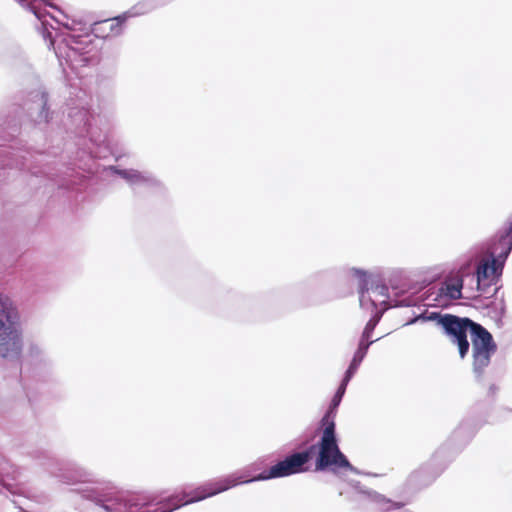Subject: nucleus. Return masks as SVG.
<instances>
[{
  "mask_svg": "<svg viewBox=\"0 0 512 512\" xmlns=\"http://www.w3.org/2000/svg\"><path fill=\"white\" fill-rule=\"evenodd\" d=\"M237 481L233 478H224L212 483L205 484L191 491L183 492L181 495H175L161 504L155 512H171L183 505L201 501L207 497L214 496L224 492L229 488L236 486ZM111 512H148L147 504H138L131 501L115 503L113 507L105 506Z\"/></svg>",
  "mask_w": 512,
  "mask_h": 512,
  "instance_id": "1",
  "label": "nucleus"
},
{
  "mask_svg": "<svg viewBox=\"0 0 512 512\" xmlns=\"http://www.w3.org/2000/svg\"><path fill=\"white\" fill-rule=\"evenodd\" d=\"M322 435L316 447L318 455L315 461V471L353 470L344 453L340 450L336 437V424L331 420L330 414L324 415L321 420Z\"/></svg>",
  "mask_w": 512,
  "mask_h": 512,
  "instance_id": "2",
  "label": "nucleus"
},
{
  "mask_svg": "<svg viewBox=\"0 0 512 512\" xmlns=\"http://www.w3.org/2000/svg\"><path fill=\"white\" fill-rule=\"evenodd\" d=\"M18 312L9 297L0 295V356L18 357L22 349Z\"/></svg>",
  "mask_w": 512,
  "mask_h": 512,
  "instance_id": "3",
  "label": "nucleus"
},
{
  "mask_svg": "<svg viewBox=\"0 0 512 512\" xmlns=\"http://www.w3.org/2000/svg\"><path fill=\"white\" fill-rule=\"evenodd\" d=\"M501 247L499 252L500 257L506 258L512 250V219L508 222V226L500 235L498 243L492 247L491 260H483L477 267L476 271V290L478 292H485L492 284H495L502 273L503 263L495 259V254L498 247ZM474 279V276L472 277Z\"/></svg>",
  "mask_w": 512,
  "mask_h": 512,
  "instance_id": "4",
  "label": "nucleus"
},
{
  "mask_svg": "<svg viewBox=\"0 0 512 512\" xmlns=\"http://www.w3.org/2000/svg\"><path fill=\"white\" fill-rule=\"evenodd\" d=\"M431 318L437 320V324L443 328L451 342L457 345L461 359H464L469 352L468 331L472 338L477 336L484 328L469 318H462L453 314H433Z\"/></svg>",
  "mask_w": 512,
  "mask_h": 512,
  "instance_id": "5",
  "label": "nucleus"
},
{
  "mask_svg": "<svg viewBox=\"0 0 512 512\" xmlns=\"http://www.w3.org/2000/svg\"><path fill=\"white\" fill-rule=\"evenodd\" d=\"M315 448L316 446L312 445L309 447V449L305 451L293 453L287 456L285 459L271 466L268 470L263 471L259 476L255 477L254 480L281 478L307 471L308 468L306 467V464L309 462L311 458V453ZM228 478L236 479V485H238L239 483L253 481V479L240 481L238 478L234 476H229Z\"/></svg>",
  "mask_w": 512,
  "mask_h": 512,
  "instance_id": "6",
  "label": "nucleus"
},
{
  "mask_svg": "<svg viewBox=\"0 0 512 512\" xmlns=\"http://www.w3.org/2000/svg\"><path fill=\"white\" fill-rule=\"evenodd\" d=\"M154 8V4L150 0H144L134 5L129 13L97 21L92 25L93 34L102 39L109 37H117L122 34L124 24L129 16H139L148 13Z\"/></svg>",
  "mask_w": 512,
  "mask_h": 512,
  "instance_id": "7",
  "label": "nucleus"
},
{
  "mask_svg": "<svg viewBox=\"0 0 512 512\" xmlns=\"http://www.w3.org/2000/svg\"><path fill=\"white\" fill-rule=\"evenodd\" d=\"M496 351L497 345L486 328H483L477 336L472 337V370L477 377L484 375Z\"/></svg>",
  "mask_w": 512,
  "mask_h": 512,
  "instance_id": "8",
  "label": "nucleus"
},
{
  "mask_svg": "<svg viewBox=\"0 0 512 512\" xmlns=\"http://www.w3.org/2000/svg\"><path fill=\"white\" fill-rule=\"evenodd\" d=\"M462 287L463 280L459 275L448 277L439 289V295L446 296L451 300L460 299L462 298Z\"/></svg>",
  "mask_w": 512,
  "mask_h": 512,
  "instance_id": "9",
  "label": "nucleus"
},
{
  "mask_svg": "<svg viewBox=\"0 0 512 512\" xmlns=\"http://www.w3.org/2000/svg\"><path fill=\"white\" fill-rule=\"evenodd\" d=\"M347 384H348L347 382L342 381L341 385L339 386L336 394L334 395V397L331 401V405H330L328 411L325 414V415L330 414L332 421H335L334 419H335V414H336V408L339 406V404L342 400V397L345 393Z\"/></svg>",
  "mask_w": 512,
  "mask_h": 512,
  "instance_id": "10",
  "label": "nucleus"
},
{
  "mask_svg": "<svg viewBox=\"0 0 512 512\" xmlns=\"http://www.w3.org/2000/svg\"><path fill=\"white\" fill-rule=\"evenodd\" d=\"M30 101L37 104L40 108V115L44 118L48 116V95L45 92H35L31 95Z\"/></svg>",
  "mask_w": 512,
  "mask_h": 512,
  "instance_id": "11",
  "label": "nucleus"
},
{
  "mask_svg": "<svg viewBox=\"0 0 512 512\" xmlns=\"http://www.w3.org/2000/svg\"><path fill=\"white\" fill-rule=\"evenodd\" d=\"M368 347H369V343H365L364 341H361L359 343L358 350L356 351V353L353 357V360H357L359 363H361V361L363 360V358L365 357V355L367 353Z\"/></svg>",
  "mask_w": 512,
  "mask_h": 512,
  "instance_id": "12",
  "label": "nucleus"
},
{
  "mask_svg": "<svg viewBox=\"0 0 512 512\" xmlns=\"http://www.w3.org/2000/svg\"><path fill=\"white\" fill-rule=\"evenodd\" d=\"M359 364L360 363L357 360H353L352 359V361H351V363L349 365V368L346 371L345 377L343 379L344 382L348 383L350 381V379L352 378V376L354 375V373L358 369Z\"/></svg>",
  "mask_w": 512,
  "mask_h": 512,
  "instance_id": "13",
  "label": "nucleus"
},
{
  "mask_svg": "<svg viewBox=\"0 0 512 512\" xmlns=\"http://www.w3.org/2000/svg\"><path fill=\"white\" fill-rule=\"evenodd\" d=\"M375 323H373L372 321H369L363 331V334H362V341H368L369 337H370V334L371 332L373 331L374 327H375Z\"/></svg>",
  "mask_w": 512,
  "mask_h": 512,
  "instance_id": "14",
  "label": "nucleus"
},
{
  "mask_svg": "<svg viewBox=\"0 0 512 512\" xmlns=\"http://www.w3.org/2000/svg\"><path fill=\"white\" fill-rule=\"evenodd\" d=\"M120 174L124 177V178H131V177H135V178H140V175L138 173H133V175H131L129 172L127 171H121Z\"/></svg>",
  "mask_w": 512,
  "mask_h": 512,
  "instance_id": "15",
  "label": "nucleus"
},
{
  "mask_svg": "<svg viewBox=\"0 0 512 512\" xmlns=\"http://www.w3.org/2000/svg\"><path fill=\"white\" fill-rule=\"evenodd\" d=\"M36 0H33L30 4L29 3H23V5H27L28 7H30L32 9V12H34L35 16H38V13L37 11H35L34 9V3H35ZM22 4V2H20Z\"/></svg>",
  "mask_w": 512,
  "mask_h": 512,
  "instance_id": "16",
  "label": "nucleus"
},
{
  "mask_svg": "<svg viewBox=\"0 0 512 512\" xmlns=\"http://www.w3.org/2000/svg\"><path fill=\"white\" fill-rule=\"evenodd\" d=\"M36 0H33L30 4L29 3H23V5H27L28 7H30L32 9V12H34L35 16H38V13L37 11H35L34 9V3H35ZM22 4V2H20Z\"/></svg>",
  "mask_w": 512,
  "mask_h": 512,
  "instance_id": "17",
  "label": "nucleus"
},
{
  "mask_svg": "<svg viewBox=\"0 0 512 512\" xmlns=\"http://www.w3.org/2000/svg\"><path fill=\"white\" fill-rule=\"evenodd\" d=\"M36 0H33L30 4L29 3H23V5H27L28 7H30L32 9V12H34L35 16H38V13L37 11H35L34 9V3H35ZM22 4V2H20Z\"/></svg>",
  "mask_w": 512,
  "mask_h": 512,
  "instance_id": "18",
  "label": "nucleus"
},
{
  "mask_svg": "<svg viewBox=\"0 0 512 512\" xmlns=\"http://www.w3.org/2000/svg\"><path fill=\"white\" fill-rule=\"evenodd\" d=\"M404 505H405V503H396L394 506H395L396 508H401V507H403Z\"/></svg>",
  "mask_w": 512,
  "mask_h": 512,
  "instance_id": "19",
  "label": "nucleus"
},
{
  "mask_svg": "<svg viewBox=\"0 0 512 512\" xmlns=\"http://www.w3.org/2000/svg\"><path fill=\"white\" fill-rule=\"evenodd\" d=\"M18 2H22V3H31L33 0H17Z\"/></svg>",
  "mask_w": 512,
  "mask_h": 512,
  "instance_id": "20",
  "label": "nucleus"
}]
</instances>
